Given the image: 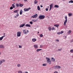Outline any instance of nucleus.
I'll use <instances>...</instances> for the list:
<instances>
[{"label":"nucleus","instance_id":"de8ad7c7","mask_svg":"<svg viewBox=\"0 0 73 73\" xmlns=\"http://www.w3.org/2000/svg\"><path fill=\"white\" fill-rule=\"evenodd\" d=\"M56 41H58V42H59V40L58 39H56Z\"/></svg>","mask_w":73,"mask_h":73},{"label":"nucleus","instance_id":"20e7f679","mask_svg":"<svg viewBox=\"0 0 73 73\" xmlns=\"http://www.w3.org/2000/svg\"><path fill=\"white\" fill-rule=\"evenodd\" d=\"M23 33H24V34H25V35H26V34L29 33V31L28 30H27V32L26 31V30H23Z\"/></svg>","mask_w":73,"mask_h":73},{"label":"nucleus","instance_id":"052dcab7","mask_svg":"<svg viewBox=\"0 0 73 73\" xmlns=\"http://www.w3.org/2000/svg\"><path fill=\"white\" fill-rule=\"evenodd\" d=\"M38 33H39V32H38Z\"/></svg>","mask_w":73,"mask_h":73},{"label":"nucleus","instance_id":"9b49d317","mask_svg":"<svg viewBox=\"0 0 73 73\" xmlns=\"http://www.w3.org/2000/svg\"><path fill=\"white\" fill-rule=\"evenodd\" d=\"M52 6H53L52 4H51L50 5V8L49 11H50L51 9H52Z\"/></svg>","mask_w":73,"mask_h":73},{"label":"nucleus","instance_id":"ddd939ff","mask_svg":"<svg viewBox=\"0 0 73 73\" xmlns=\"http://www.w3.org/2000/svg\"><path fill=\"white\" fill-rule=\"evenodd\" d=\"M64 33V32L62 31L60 32H58L57 33V35H60V34H62V33Z\"/></svg>","mask_w":73,"mask_h":73},{"label":"nucleus","instance_id":"39448f33","mask_svg":"<svg viewBox=\"0 0 73 73\" xmlns=\"http://www.w3.org/2000/svg\"><path fill=\"white\" fill-rule=\"evenodd\" d=\"M29 9H31V8L30 7H29L28 9H27L25 8L24 9V11L25 12H26L27 11H29Z\"/></svg>","mask_w":73,"mask_h":73},{"label":"nucleus","instance_id":"c85d7f7f","mask_svg":"<svg viewBox=\"0 0 73 73\" xmlns=\"http://www.w3.org/2000/svg\"><path fill=\"white\" fill-rule=\"evenodd\" d=\"M37 9L38 11H39V10H40V7H39V6H37Z\"/></svg>","mask_w":73,"mask_h":73},{"label":"nucleus","instance_id":"c03bdc74","mask_svg":"<svg viewBox=\"0 0 73 73\" xmlns=\"http://www.w3.org/2000/svg\"><path fill=\"white\" fill-rule=\"evenodd\" d=\"M46 11H48V9L47 8H46Z\"/></svg>","mask_w":73,"mask_h":73},{"label":"nucleus","instance_id":"2f4dec72","mask_svg":"<svg viewBox=\"0 0 73 73\" xmlns=\"http://www.w3.org/2000/svg\"><path fill=\"white\" fill-rule=\"evenodd\" d=\"M72 31H71V30H69L68 32V34H70V33H71Z\"/></svg>","mask_w":73,"mask_h":73},{"label":"nucleus","instance_id":"1a4fd4ad","mask_svg":"<svg viewBox=\"0 0 73 73\" xmlns=\"http://www.w3.org/2000/svg\"><path fill=\"white\" fill-rule=\"evenodd\" d=\"M34 47L35 49L38 48V45L37 44H34Z\"/></svg>","mask_w":73,"mask_h":73},{"label":"nucleus","instance_id":"0eeeda50","mask_svg":"<svg viewBox=\"0 0 73 73\" xmlns=\"http://www.w3.org/2000/svg\"><path fill=\"white\" fill-rule=\"evenodd\" d=\"M54 68L55 69H60L61 67L59 66H56L54 67Z\"/></svg>","mask_w":73,"mask_h":73},{"label":"nucleus","instance_id":"5701e85b","mask_svg":"<svg viewBox=\"0 0 73 73\" xmlns=\"http://www.w3.org/2000/svg\"><path fill=\"white\" fill-rule=\"evenodd\" d=\"M73 16V15L72 13H69L68 14V16Z\"/></svg>","mask_w":73,"mask_h":73},{"label":"nucleus","instance_id":"bf43d9fd","mask_svg":"<svg viewBox=\"0 0 73 73\" xmlns=\"http://www.w3.org/2000/svg\"><path fill=\"white\" fill-rule=\"evenodd\" d=\"M34 22H36V21H34Z\"/></svg>","mask_w":73,"mask_h":73},{"label":"nucleus","instance_id":"09e8293b","mask_svg":"<svg viewBox=\"0 0 73 73\" xmlns=\"http://www.w3.org/2000/svg\"><path fill=\"white\" fill-rule=\"evenodd\" d=\"M54 73H58V72H57V71H55L54 72Z\"/></svg>","mask_w":73,"mask_h":73},{"label":"nucleus","instance_id":"5fc2aeb1","mask_svg":"<svg viewBox=\"0 0 73 73\" xmlns=\"http://www.w3.org/2000/svg\"><path fill=\"white\" fill-rule=\"evenodd\" d=\"M25 73H28V72L26 71L25 72Z\"/></svg>","mask_w":73,"mask_h":73},{"label":"nucleus","instance_id":"412c9836","mask_svg":"<svg viewBox=\"0 0 73 73\" xmlns=\"http://www.w3.org/2000/svg\"><path fill=\"white\" fill-rule=\"evenodd\" d=\"M54 8H59V6L58 5H55L54 6Z\"/></svg>","mask_w":73,"mask_h":73},{"label":"nucleus","instance_id":"9d476101","mask_svg":"<svg viewBox=\"0 0 73 73\" xmlns=\"http://www.w3.org/2000/svg\"><path fill=\"white\" fill-rule=\"evenodd\" d=\"M5 37V35H4L2 36L1 37H0V41H1L3 39L4 37Z\"/></svg>","mask_w":73,"mask_h":73},{"label":"nucleus","instance_id":"2eb2a0df","mask_svg":"<svg viewBox=\"0 0 73 73\" xmlns=\"http://www.w3.org/2000/svg\"><path fill=\"white\" fill-rule=\"evenodd\" d=\"M19 11V10H15L13 11L14 13H18L19 12H18V11Z\"/></svg>","mask_w":73,"mask_h":73},{"label":"nucleus","instance_id":"f03ea898","mask_svg":"<svg viewBox=\"0 0 73 73\" xmlns=\"http://www.w3.org/2000/svg\"><path fill=\"white\" fill-rule=\"evenodd\" d=\"M46 59L47 63H48L49 64H51V62H50V58L47 57H46Z\"/></svg>","mask_w":73,"mask_h":73},{"label":"nucleus","instance_id":"6ab92c4d","mask_svg":"<svg viewBox=\"0 0 73 73\" xmlns=\"http://www.w3.org/2000/svg\"><path fill=\"white\" fill-rule=\"evenodd\" d=\"M34 2L35 4H37V3H38V1L37 0H35Z\"/></svg>","mask_w":73,"mask_h":73},{"label":"nucleus","instance_id":"bb28decb","mask_svg":"<svg viewBox=\"0 0 73 73\" xmlns=\"http://www.w3.org/2000/svg\"><path fill=\"white\" fill-rule=\"evenodd\" d=\"M68 3H73V1L72 0H71L70 1H69Z\"/></svg>","mask_w":73,"mask_h":73},{"label":"nucleus","instance_id":"72a5a7b5","mask_svg":"<svg viewBox=\"0 0 73 73\" xmlns=\"http://www.w3.org/2000/svg\"><path fill=\"white\" fill-rule=\"evenodd\" d=\"M2 63H3L2 62V60H0V65H1V64H2Z\"/></svg>","mask_w":73,"mask_h":73},{"label":"nucleus","instance_id":"7ed1b4c3","mask_svg":"<svg viewBox=\"0 0 73 73\" xmlns=\"http://www.w3.org/2000/svg\"><path fill=\"white\" fill-rule=\"evenodd\" d=\"M45 17V16L44 15H40L39 16V18L40 19H44Z\"/></svg>","mask_w":73,"mask_h":73},{"label":"nucleus","instance_id":"6e6552de","mask_svg":"<svg viewBox=\"0 0 73 73\" xmlns=\"http://www.w3.org/2000/svg\"><path fill=\"white\" fill-rule=\"evenodd\" d=\"M38 16V15L37 14H36V15H33V16H31V17H33V18H36Z\"/></svg>","mask_w":73,"mask_h":73},{"label":"nucleus","instance_id":"79ce46f5","mask_svg":"<svg viewBox=\"0 0 73 73\" xmlns=\"http://www.w3.org/2000/svg\"><path fill=\"white\" fill-rule=\"evenodd\" d=\"M19 48H22V46H19Z\"/></svg>","mask_w":73,"mask_h":73},{"label":"nucleus","instance_id":"4c0bfd02","mask_svg":"<svg viewBox=\"0 0 73 73\" xmlns=\"http://www.w3.org/2000/svg\"><path fill=\"white\" fill-rule=\"evenodd\" d=\"M61 50H62V48H60V49H59L58 50V51H61Z\"/></svg>","mask_w":73,"mask_h":73},{"label":"nucleus","instance_id":"dca6fc26","mask_svg":"<svg viewBox=\"0 0 73 73\" xmlns=\"http://www.w3.org/2000/svg\"><path fill=\"white\" fill-rule=\"evenodd\" d=\"M36 40H37L35 38H33L32 39V41H33V42H35V41H36Z\"/></svg>","mask_w":73,"mask_h":73},{"label":"nucleus","instance_id":"0e129e2a","mask_svg":"<svg viewBox=\"0 0 73 73\" xmlns=\"http://www.w3.org/2000/svg\"><path fill=\"white\" fill-rule=\"evenodd\" d=\"M63 0V1H65V0Z\"/></svg>","mask_w":73,"mask_h":73},{"label":"nucleus","instance_id":"f704fd0d","mask_svg":"<svg viewBox=\"0 0 73 73\" xmlns=\"http://www.w3.org/2000/svg\"><path fill=\"white\" fill-rule=\"evenodd\" d=\"M12 6L13 7V8H15V5H14L13 4H12Z\"/></svg>","mask_w":73,"mask_h":73},{"label":"nucleus","instance_id":"c756f323","mask_svg":"<svg viewBox=\"0 0 73 73\" xmlns=\"http://www.w3.org/2000/svg\"><path fill=\"white\" fill-rule=\"evenodd\" d=\"M18 73H23V72L21 70H19L18 71Z\"/></svg>","mask_w":73,"mask_h":73},{"label":"nucleus","instance_id":"a211bd4d","mask_svg":"<svg viewBox=\"0 0 73 73\" xmlns=\"http://www.w3.org/2000/svg\"><path fill=\"white\" fill-rule=\"evenodd\" d=\"M54 27H57V28H58V27H59V25H54Z\"/></svg>","mask_w":73,"mask_h":73},{"label":"nucleus","instance_id":"f3484780","mask_svg":"<svg viewBox=\"0 0 73 73\" xmlns=\"http://www.w3.org/2000/svg\"><path fill=\"white\" fill-rule=\"evenodd\" d=\"M51 60V61H52L53 62H54V61H55V59L53 58H52Z\"/></svg>","mask_w":73,"mask_h":73},{"label":"nucleus","instance_id":"ea45409f","mask_svg":"<svg viewBox=\"0 0 73 73\" xmlns=\"http://www.w3.org/2000/svg\"><path fill=\"white\" fill-rule=\"evenodd\" d=\"M70 52L71 53H72V52H73V50H70Z\"/></svg>","mask_w":73,"mask_h":73},{"label":"nucleus","instance_id":"49530a36","mask_svg":"<svg viewBox=\"0 0 73 73\" xmlns=\"http://www.w3.org/2000/svg\"><path fill=\"white\" fill-rule=\"evenodd\" d=\"M30 23L31 24H33L32 22H30Z\"/></svg>","mask_w":73,"mask_h":73},{"label":"nucleus","instance_id":"393cba45","mask_svg":"<svg viewBox=\"0 0 73 73\" xmlns=\"http://www.w3.org/2000/svg\"><path fill=\"white\" fill-rule=\"evenodd\" d=\"M17 66L18 67H20L21 66V64H17Z\"/></svg>","mask_w":73,"mask_h":73},{"label":"nucleus","instance_id":"c9c22d12","mask_svg":"<svg viewBox=\"0 0 73 73\" xmlns=\"http://www.w3.org/2000/svg\"><path fill=\"white\" fill-rule=\"evenodd\" d=\"M40 37H43V35L42 34H40Z\"/></svg>","mask_w":73,"mask_h":73},{"label":"nucleus","instance_id":"3c124183","mask_svg":"<svg viewBox=\"0 0 73 73\" xmlns=\"http://www.w3.org/2000/svg\"><path fill=\"white\" fill-rule=\"evenodd\" d=\"M24 1L25 2H26V1H27V0H24Z\"/></svg>","mask_w":73,"mask_h":73},{"label":"nucleus","instance_id":"a878e982","mask_svg":"<svg viewBox=\"0 0 73 73\" xmlns=\"http://www.w3.org/2000/svg\"><path fill=\"white\" fill-rule=\"evenodd\" d=\"M23 5L22 4H21L20 3L19 4V7H23Z\"/></svg>","mask_w":73,"mask_h":73},{"label":"nucleus","instance_id":"7c9ffc66","mask_svg":"<svg viewBox=\"0 0 73 73\" xmlns=\"http://www.w3.org/2000/svg\"><path fill=\"white\" fill-rule=\"evenodd\" d=\"M48 29L50 31L52 30V29H51V27H48Z\"/></svg>","mask_w":73,"mask_h":73},{"label":"nucleus","instance_id":"423d86ee","mask_svg":"<svg viewBox=\"0 0 73 73\" xmlns=\"http://www.w3.org/2000/svg\"><path fill=\"white\" fill-rule=\"evenodd\" d=\"M17 37H20V36H21V32L19 31L17 32Z\"/></svg>","mask_w":73,"mask_h":73},{"label":"nucleus","instance_id":"4be33fe9","mask_svg":"<svg viewBox=\"0 0 73 73\" xmlns=\"http://www.w3.org/2000/svg\"><path fill=\"white\" fill-rule=\"evenodd\" d=\"M19 13L21 15H22V13H23V11L22 10H21L20 11Z\"/></svg>","mask_w":73,"mask_h":73},{"label":"nucleus","instance_id":"e2e57ef3","mask_svg":"<svg viewBox=\"0 0 73 73\" xmlns=\"http://www.w3.org/2000/svg\"><path fill=\"white\" fill-rule=\"evenodd\" d=\"M33 21H35L34 20H33Z\"/></svg>","mask_w":73,"mask_h":73},{"label":"nucleus","instance_id":"e433bc0d","mask_svg":"<svg viewBox=\"0 0 73 73\" xmlns=\"http://www.w3.org/2000/svg\"><path fill=\"white\" fill-rule=\"evenodd\" d=\"M43 66H46V64H42Z\"/></svg>","mask_w":73,"mask_h":73},{"label":"nucleus","instance_id":"b1692460","mask_svg":"<svg viewBox=\"0 0 73 73\" xmlns=\"http://www.w3.org/2000/svg\"><path fill=\"white\" fill-rule=\"evenodd\" d=\"M36 51L37 52H38L40 51V50H42V49H37L36 50Z\"/></svg>","mask_w":73,"mask_h":73},{"label":"nucleus","instance_id":"603ef678","mask_svg":"<svg viewBox=\"0 0 73 73\" xmlns=\"http://www.w3.org/2000/svg\"><path fill=\"white\" fill-rule=\"evenodd\" d=\"M17 17H18L17 16H15V18H17Z\"/></svg>","mask_w":73,"mask_h":73},{"label":"nucleus","instance_id":"8fccbe9b","mask_svg":"<svg viewBox=\"0 0 73 73\" xmlns=\"http://www.w3.org/2000/svg\"><path fill=\"white\" fill-rule=\"evenodd\" d=\"M40 48H42V45H40Z\"/></svg>","mask_w":73,"mask_h":73},{"label":"nucleus","instance_id":"37998d69","mask_svg":"<svg viewBox=\"0 0 73 73\" xmlns=\"http://www.w3.org/2000/svg\"><path fill=\"white\" fill-rule=\"evenodd\" d=\"M10 9H11V10L13 9V7H10Z\"/></svg>","mask_w":73,"mask_h":73},{"label":"nucleus","instance_id":"cd10ccee","mask_svg":"<svg viewBox=\"0 0 73 73\" xmlns=\"http://www.w3.org/2000/svg\"><path fill=\"white\" fill-rule=\"evenodd\" d=\"M16 7H19V5L18 3H16Z\"/></svg>","mask_w":73,"mask_h":73},{"label":"nucleus","instance_id":"f257e3e1","mask_svg":"<svg viewBox=\"0 0 73 73\" xmlns=\"http://www.w3.org/2000/svg\"><path fill=\"white\" fill-rule=\"evenodd\" d=\"M64 18L66 19H65L64 20V22L63 25H64L65 26V25H66V24L67 23V21H68V19H67L68 17L66 16L64 17Z\"/></svg>","mask_w":73,"mask_h":73},{"label":"nucleus","instance_id":"f8f14e48","mask_svg":"<svg viewBox=\"0 0 73 73\" xmlns=\"http://www.w3.org/2000/svg\"><path fill=\"white\" fill-rule=\"evenodd\" d=\"M25 26V24H21V25H20L19 27L20 28H21V27H23Z\"/></svg>","mask_w":73,"mask_h":73},{"label":"nucleus","instance_id":"680f3d73","mask_svg":"<svg viewBox=\"0 0 73 73\" xmlns=\"http://www.w3.org/2000/svg\"><path fill=\"white\" fill-rule=\"evenodd\" d=\"M1 54V52H0V55Z\"/></svg>","mask_w":73,"mask_h":73},{"label":"nucleus","instance_id":"6e6d98bb","mask_svg":"<svg viewBox=\"0 0 73 73\" xmlns=\"http://www.w3.org/2000/svg\"><path fill=\"white\" fill-rule=\"evenodd\" d=\"M40 7L42 8V7H43V6L42 5H40Z\"/></svg>","mask_w":73,"mask_h":73},{"label":"nucleus","instance_id":"4468645a","mask_svg":"<svg viewBox=\"0 0 73 73\" xmlns=\"http://www.w3.org/2000/svg\"><path fill=\"white\" fill-rule=\"evenodd\" d=\"M4 46L2 44L0 45V48H4Z\"/></svg>","mask_w":73,"mask_h":73},{"label":"nucleus","instance_id":"864d4df0","mask_svg":"<svg viewBox=\"0 0 73 73\" xmlns=\"http://www.w3.org/2000/svg\"><path fill=\"white\" fill-rule=\"evenodd\" d=\"M5 33H3V35H4V36H5Z\"/></svg>","mask_w":73,"mask_h":73},{"label":"nucleus","instance_id":"13d9d810","mask_svg":"<svg viewBox=\"0 0 73 73\" xmlns=\"http://www.w3.org/2000/svg\"><path fill=\"white\" fill-rule=\"evenodd\" d=\"M13 1H16V0H13Z\"/></svg>","mask_w":73,"mask_h":73},{"label":"nucleus","instance_id":"58836bf2","mask_svg":"<svg viewBox=\"0 0 73 73\" xmlns=\"http://www.w3.org/2000/svg\"><path fill=\"white\" fill-rule=\"evenodd\" d=\"M19 16V13H17V14L16 15V16H17V17H18Z\"/></svg>","mask_w":73,"mask_h":73},{"label":"nucleus","instance_id":"a18cd8bd","mask_svg":"<svg viewBox=\"0 0 73 73\" xmlns=\"http://www.w3.org/2000/svg\"><path fill=\"white\" fill-rule=\"evenodd\" d=\"M52 31H53V30H54V27H53L52 28Z\"/></svg>","mask_w":73,"mask_h":73},{"label":"nucleus","instance_id":"4d7b16f0","mask_svg":"<svg viewBox=\"0 0 73 73\" xmlns=\"http://www.w3.org/2000/svg\"><path fill=\"white\" fill-rule=\"evenodd\" d=\"M67 37V36H65V38H66Z\"/></svg>","mask_w":73,"mask_h":73},{"label":"nucleus","instance_id":"aec40b11","mask_svg":"<svg viewBox=\"0 0 73 73\" xmlns=\"http://www.w3.org/2000/svg\"><path fill=\"white\" fill-rule=\"evenodd\" d=\"M26 27H31V26L29 24H26L25 25Z\"/></svg>","mask_w":73,"mask_h":73},{"label":"nucleus","instance_id":"473e14b6","mask_svg":"<svg viewBox=\"0 0 73 73\" xmlns=\"http://www.w3.org/2000/svg\"><path fill=\"white\" fill-rule=\"evenodd\" d=\"M2 61V62H5V60L4 59H2V60H1Z\"/></svg>","mask_w":73,"mask_h":73},{"label":"nucleus","instance_id":"a19ab883","mask_svg":"<svg viewBox=\"0 0 73 73\" xmlns=\"http://www.w3.org/2000/svg\"><path fill=\"white\" fill-rule=\"evenodd\" d=\"M73 42V39L71 40L70 41V42Z\"/></svg>","mask_w":73,"mask_h":73}]
</instances>
